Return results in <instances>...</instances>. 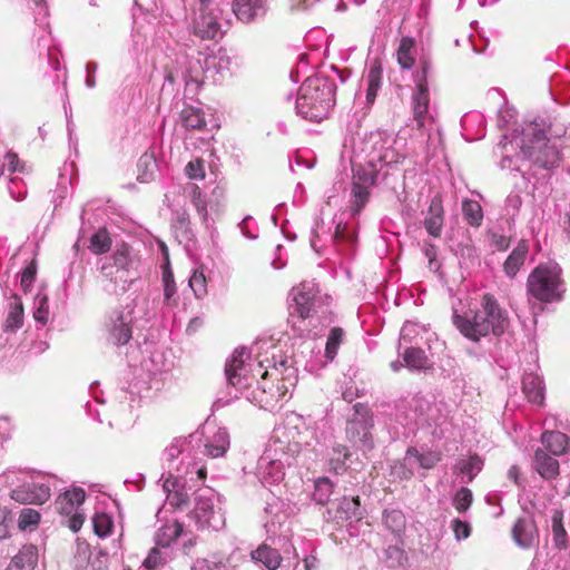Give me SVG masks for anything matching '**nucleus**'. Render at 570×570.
I'll return each mask as SVG.
<instances>
[{
    "mask_svg": "<svg viewBox=\"0 0 570 570\" xmlns=\"http://www.w3.org/2000/svg\"><path fill=\"white\" fill-rule=\"evenodd\" d=\"M404 365L412 370H425L429 367V358L425 352L419 347H409L403 354Z\"/></svg>",
    "mask_w": 570,
    "mask_h": 570,
    "instance_id": "cd10ccee",
    "label": "nucleus"
},
{
    "mask_svg": "<svg viewBox=\"0 0 570 570\" xmlns=\"http://www.w3.org/2000/svg\"><path fill=\"white\" fill-rule=\"evenodd\" d=\"M452 320L460 333L474 342L490 333L500 336L509 325L507 312L500 307L494 296L489 293L482 296L481 308L472 317L454 313Z\"/></svg>",
    "mask_w": 570,
    "mask_h": 570,
    "instance_id": "f257e3e1",
    "label": "nucleus"
},
{
    "mask_svg": "<svg viewBox=\"0 0 570 570\" xmlns=\"http://www.w3.org/2000/svg\"><path fill=\"white\" fill-rule=\"evenodd\" d=\"M443 225L444 209L442 199L440 196H434L425 214L423 226L430 236L439 238L442 234Z\"/></svg>",
    "mask_w": 570,
    "mask_h": 570,
    "instance_id": "1a4fd4ad",
    "label": "nucleus"
},
{
    "mask_svg": "<svg viewBox=\"0 0 570 570\" xmlns=\"http://www.w3.org/2000/svg\"><path fill=\"white\" fill-rule=\"evenodd\" d=\"M512 535L518 546L530 548L538 539V530L532 519L520 518L513 525Z\"/></svg>",
    "mask_w": 570,
    "mask_h": 570,
    "instance_id": "9d476101",
    "label": "nucleus"
},
{
    "mask_svg": "<svg viewBox=\"0 0 570 570\" xmlns=\"http://www.w3.org/2000/svg\"><path fill=\"white\" fill-rule=\"evenodd\" d=\"M520 149L525 158L543 169L557 167L561 159L558 146L547 139L542 129L534 126L523 131Z\"/></svg>",
    "mask_w": 570,
    "mask_h": 570,
    "instance_id": "20e7f679",
    "label": "nucleus"
},
{
    "mask_svg": "<svg viewBox=\"0 0 570 570\" xmlns=\"http://www.w3.org/2000/svg\"><path fill=\"white\" fill-rule=\"evenodd\" d=\"M533 468L546 480H553L559 475L558 460L542 449L534 452Z\"/></svg>",
    "mask_w": 570,
    "mask_h": 570,
    "instance_id": "4468645a",
    "label": "nucleus"
},
{
    "mask_svg": "<svg viewBox=\"0 0 570 570\" xmlns=\"http://www.w3.org/2000/svg\"><path fill=\"white\" fill-rule=\"evenodd\" d=\"M360 507V497H343L337 508V518L360 521L363 518Z\"/></svg>",
    "mask_w": 570,
    "mask_h": 570,
    "instance_id": "5701e85b",
    "label": "nucleus"
},
{
    "mask_svg": "<svg viewBox=\"0 0 570 570\" xmlns=\"http://www.w3.org/2000/svg\"><path fill=\"white\" fill-rule=\"evenodd\" d=\"M541 443L552 455L559 456L568 452L570 438L560 431H544L541 434Z\"/></svg>",
    "mask_w": 570,
    "mask_h": 570,
    "instance_id": "2eb2a0df",
    "label": "nucleus"
},
{
    "mask_svg": "<svg viewBox=\"0 0 570 570\" xmlns=\"http://www.w3.org/2000/svg\"><path fill=\"white\" fill-rule=\"evenodd\" d=\"M56 508L59 513L61 514H70L76 509L72 503H70L68 500H63V494H60L56 500Z\"/></svg>",
    "mask_w": 570,
    "mask_h": 570,
    "instance_id": "bf43d9fd",
    "label": "nucleus"
},
{
    "mask_svg": "<svg viewBox=\"0 0 570 570\" xmlns=\"http://www.w3.org/2000/svg\"><path fill=\"white\" fill-rule=\"evenodd\" d=\"M186 174L191 179H203L205 177L204 160L195 159L186 165Z\"/></svg>",
    "mask_w": 570,
    "mask_h": 570,
    "instance_id": "864d4df0",
    "label": "nucleus"
},
{
    "mask_svg": "<svg viewBox=\"0 0 570 570\" xmlns=\"http://www.w3.org/2000/svg\"><path fill=\"white\" fill-rule=\"evenodd\" d=\"M354 414L346 423V439L361 450H371L374 446L373 435V414L363 403L354 405Z\"/></svg>",
    "mask_w": 570,
    "mask_h": 570,
    "instance_id": "423d86ee",
    "label": "nucleus"
},
{
    "mask_svg": "<svg viewBox=\"0 0 570 570\" xmlns=\"http://www.w3.org/2000/svg\"><path fill=\"white\" fill-rule=\"evenodd\" d=\"M23 324V306L19 298L9 304V312L4 323L6 331H16Z\"/></svg>",
    "mask_w": 570,
    "mask_h": 570,
    "instance_id": "2f4dec72",
    "label": "nucleus"
},
{
    "mask_svg": "<svg viewBox=\"0 0 570 570\" xmlns=\"http://www.w3.org/2000/svg\"><path fill=\"white\" fill-rule=\"evenodd\" d=\"M163 283H164L165 303L168 305L177 304L176 299H174V296L177 293V287H176L173 271L169 267V263H167V265L164 267Z\"/></svg>",
    "mask_w": 570,
    "mask_h": 570,
    "instance_id": "4c0bfd02",
    "label": "nucleus"
},
{
    "mask_svg": "<svg viewBox=\"0 0 570 570\" xmlns=\"http://www.w3.org/2000/svg\"><path fill=\"white\" fill-rule=\"evenodd\" d=\"M40 521V513L30 508L22 509L19 515L18 525L20 530L37 525Z\"/></svg>",
    "mask_w": 570,
    "mask_h": 570,
    "instance_id": "a18cd8bd",
    "label": "nucleus"
},
{
    "mask_svg": "<svg viewBox=\"0 0 570 570\" xmlns=\"http://www.w3.org/2000/svg\"><path fill=\"white\" fill-rule=\"evenodd\" d=\"M36 275H37V263H36V261H31L29 263V265L23 269L21 279H20V285L24 293L30 291L32 283L36 278Z\"/></svg>",
    "mask_w": 570,
    "mask_h": 570,
    "instance_id": "de8ad7c7",
    "label": "nucleus"
},
{
    "mask_svg": "<svg viewBox=\"0 0 570 570\" xmlns=\"http://www.w3.org/2000/svg\"><path fill=\"white\" fill-rule=\"evenodd\" d=\"M85 517L79 513H75L69 520V528L73 532H78L82 527Z\"/></svg>",
    "mask_w": 570,
    "mask_h": 570,
    "instance_id": "e2e57ef3",
    "label": "nucleus"
},
{
    "mask_svg": "<svg viewBox=\"0 0 570 570\" xmlns=\"http://www.w3.org/2000/svg\"><path fill=\"white\" fill-rule=\"evenodd\" d=\"M189 286L197 298L207 294V282L203 271H195L189 278Z\"/></svg>",
    "mask_w": 570,
    "mask_h": 570,
    "instance_id": "c03bdc74",
    "label": "nucleus"
},
{
    "mask_svg": "<svg viewBox=\"0 0 570 570\" xmlns=\"http://www.w3.org/2000/svg\"><path fill=\"white\" fill-rule=\"evenodd\" d=\"M48 303V298L47 296H43L41 299H40V306L39 308L37 309V312L35 313V318L41 323H46L47 322V314H48V311L45 308V305Z\"/></svg>",
    "mask_w": 570,
    "mask_h": 570,
    "instance_id": "052dcab7",
    "label": "nucleus"
},
{
    "mask_svg": "<svg viewBox=\"0 0 570 570\" xmlns=\"http://www.w3.org/2000/svg\"><path fill=\"white\" fill-rule=\"evenodd\" d=\"M191 32L202 40H216L220 35V24L209 8H199V14L191 21Z\"/></svg>",
    "mask_w": 570,
    "mask_h": 570,
    "instance_id": "0eeeda50",
    "label": "nucleus"
},
{
    "mask_svg": "<svg viewBox=\"0 0 570 570\" xmlns=\"http://www.w3.org/2000/svg\"><path fill=\"white\" fill-rule=\"evenodd\" d=\"M396 59L404 70L411 69L415 63V40L411 37H403L396 50Z\"/></svg>",
    "mask_w": 570,
    "mask_h": 570,
    "instance_id": "412c9836",
    "label": "nucleus"
},
{
    "mask_svg": "<svg viewBox=\"0 0 570 570\" xmlns=\"http://www.w3.org/2000/svg\"><path fill=\"white\" fill-rule=\"evenodd\" d=\"M232 9L239 21L249 23L264 12V4L263 0H233Z\"/></svg>",
    "mask_w": 570,
    "mask_h": 570,
    "instance_id": "ddd939ff",
    "label": "nucleus"
},
{
    "mask_svg": "<svg viewBox=\"0 0 570 570\" xmlns=\"http://www.w3.org/2000/svg\"><path fill=\"white\" fill-rule=\"evenodd\" d=\"M382 80V68L380 66L372 67L367 73L366 101L373 104L375 101Z\"/></svg>",
    "mask_w": 570,
    "mask_h": 570,
    "instance_id": "e433bc0d",
    "label": "nucleus"
},
{
    "mask_svg": "<svg viewBox=\"0 0 570 570\" xmlns=\"http://www.w3.org/2000/svg\"><path fill=\"white\" fill-rule=\"evenodd\" d=\"M111 237L106 228H99L91 237L89 249L95 255L107 253L111 247Z\"/></svg>",
    "mask_w": 570,
    "mask_h": 570,
    "instance_id": "72a5a7b5",
    "label": "nucleus"
},
{
    "mask_svg": "<svg viewBox=\"0 0 570 570\" xmlns=\"http://www.w3.org/2000/svg\"><path fill=\"white\" fill-rule=\"evenodd\" d=\"M163 563L160 552L157 548H153L144 561V566L149 570L157 569Z\"/></svg>",
    "mask_w": 570,
    "mask_h": 570,
    "instance_id": "13d9d810",
    "label": "nucleus"
},
{
    "mask_svg": "<svg viewBox=\"0 0 570 570\" xmlns=\"http://www.w3.org/2000/svg\"><path fill=\"white\" fill-rule=\"evenodd\" d=\"M63 494V500H68L73 504L75 508L79 507L85 502L86 493L81 488H75L70 491H66Z\"/></svg>",
    "mask_w": 570,
    "mask_h": 570,
    "instance_id": "6e6d98bb",
    "label": "nucleus"
},
{
    "mask_svg": "<svg viewBox=\"0 0 570 570\" xmlns=\"http://www.w3.org/2000/svg\"><path fill=\"white\" fill-rule=\"evenodd\" d=\"M243 370L244 361L242 354H234L225 368L226 377L230 385L237 389H244L250 384L248 379L242 373Z\"/></svg>",
    "mask_w": 570,
    "mask_h": 570,
    "instance_id": "6ab92c4d",
    "label": "nucleus"
},
{
    "mask_svg": "<svg viewBox=\"0 0 570 570\" xmlns=\"http://www.w3.org/2000/svg\"><path fill=\"white\" fill-rule=\"evenodd\" d=\"M351 210L358 214L370 199V188L352 186Z\"/></svg>",
    "mask_w": 570,
    "mask_h": 570,
    "instance_id": "79ce46f5",
    "label": "nucleus"
},
{
    "mask_svg": "<svg viewBox=\"0 0 570 570\" xmlns=\"http://www.w3.org/2000/svg\"><path fill=\"white\" fill-rule=\"evenodd\" d=\"M462 213L465 222L473 227H479L483 220V213L476 200L465 199L462 202Z\"/></svg>",
    "mask_w": 570,
    "mask_h": 570,
    "instance_id": "473e14b6",
    "label": "nucleus"
},
{
    "mask_svg": "<svg viewBox=\"0 0 570 570\" xmlns=\"http://www.w3.org/2000/svg\"><path fill=\"white\" fill-rule=\"evenodd\" d=\"M352 186L371 188L376 180V171L373 168L362 165H353Z\"/></svg>",
    "mask_w": 570,
    "mask_h": 570,
    "instance_id": "a878e982",
    "label": "nucleus"
},
{
    "mask_svg": "<svg viewBox=\"0 0 570 570\" xmlns=\"http://www.w3.org/2000/svg\"><path fill=\"white\" fill-rule=\"evenodd\" d=\"M9 537L8 525L4 523H0V540Z\"/></svg>",
    "mask_w": 570,
    "mask_h": 570,
    "instance_id": "774afa93",
    "label": "nucleus"
},
{
    "mask_svg": "<svg viewBox=\"0 0 570 570\" xmlns=\"http://www.w3.org/2000/svg\"><path fill=\"white\" fill-rule=\"evenodd\" d=\"M438 460L439 459L426 460L423 455L419 459L421 466L425 469L432 468Z\"/></svg>",
    "mask_w": 570,
    "mask_h": 570,
    "instance_id": "338daca9",
    "label": "nucleus"
},
{
    "mask_svg": "<svg viewBox=\"0 0 570 570\" xmlns=\"http://www.w3.org/2000/svg\"><path fill=\"white\" fill-rule=\"evenodd\" d=\"M250 559L256 563L263 564L267 570H277L283 562L279 551L267 543H262L253 550Z\"/></svg>",
    "mask_w": 570,
    "mask_h": 570,
    "instance_id": "f8f14e48",
    "label": "nucleus"
},
{
    "mask_svg": "<svg viewBox=\"0 0 570 570\" xmlns=\"http://www.w3.org/2000/svg\"><path fill=\"white\" fill-rule=\"evenodd\" d=\"M167 501L170 507L175 509H181L189 504V497L187 492L181 487L177 491H174L173 493L167 495Z\"/></svg>",
    "mask_w": 570,
    "mask_h": 570,
    "instance_id": "09e8293b",
    "label": "nucleus"
},
{
    "mask_svg": "<svg viewBox=\"0 0 570 570\" xmlns=\"http://www.w3.org/2000/svg\"><path fill=\"white\" fill-rule=\"evenodd\" d=\"M111 259L117 269L128 272L134 263L131 247L126 243L118 244Z\"/></svg>",
    "mask_w": 570,
    "mask_h": 570,
    "instance_id": "c756f323",
    "label": "nucleus"
},
{
    "mask_svg": "<svg viewBox=\"0 0 570 570\" xmlns=\"http://www.w3.org/2000/svg\"><path fill=\"white\" fill-rule=\"evenodd\" d=\"M257 367V374L261 376L259 387L266 394L261 402H265L266 405L283 400L289 387L295 385L294 367L288 363L287 357L275 347H273L271 358L266 356L259 360Z\"/></svg>",
    "mask_w": 570,
    "mask_h": 570,
    "instance_id": "f03ea898",
    "label": "nucleus"
},
{
    "mask_svg": "<svg viewBox=\"0 0 570 570\" xmlns=\"http://www.w3.org/2000/svg\"><path fill=\"white\" fill-rule=\"evenodd\" d=\"M191 200L195 205L197 212L202 215L204 220L207 219V205L205 199L203 198L200 188L197 185H193L191 188Z\"/></svg>",
    "mask_w": 570,
    "mask_h": 570,
    "instance_id": "3c124183",
    "label": "nucleus"
},
{
    "mask_svg": "<svg viewBox=\"0 0 570 570\" xmlns=\"http://www.w3.org/2000/svg\"><path fill=\"white\" fill-rule=\"evenodd\" d=\"M473 501V495L470 489L461 488L453 498V505L459 513H464L469 510Z\"/></svg>",
    "mask_w": 570,
    "mask_h": 570,
    "instance_id": "37998d69",
    "label": "nucleus"
},
{
    "mask_svg": "<svg viewBox=\"0 0 570 570\" xmlns=\"http://www.w3.org/2000/svg\"><path fill=\"white\" fill-rule=\"evenodd\" d=\"M294 304L291 306V316H298L306 320L313 311V296L309 293L297 291L294 294Z\"/></svg>",
    "mask_w": 570,
    "mask_h": 570,
    "instance_id": "b1692460",
    "label": "nucleus"
},
{
    "mask_svg": "<svg viewBox=\"0 0 570 570\" xmlns=\"http://www.w3.org/2000/svg\"><path fill=\"white\" fill-rule=\"evenodd\" d=\"M95 533L101 538L110 534L112 522L106 513H98L94 517Z\"/></svg>",
    "mask_w": 570,
    "mask_h": 570,
    "instance_id": "49530a36",
    "label": "nucleus"
},
{
    "mask_svg": "<svg viewBox=\"0 0 570 570\" xmlns=\"http://www.w3.org/2000/svg\"><path fill=\"white\" fill-rule=\"evenodd\" d=\"M163 488H164V491L168 495V494L173 493L174 491H177L181 487L178 484V481L175 478L170 476L164 481Z\"/></svg>",
    "mask_w": 570,
    "mask_h": 570,
    "instance_id": "0e129e2a",
    "label": "nucleus"
},
{
    "mask_svg": "<svg viewBox=\"0 0 570 570\" xmlns=\"http://www.w3.org/2000/svg\"><path fill=\"white\" fill-rule=\"evenodd\" d=\"M107 327L108 341L116 346L127 344L132 337L131 325L125 322L122 312H118L116 318H111Z\"/></svg>",
    "mask_w": 570,
    "mask_h": 570,
    "instance_id": "9b49d317",
    "label": "nucleus"
},
{
    "mask_svg": "<svg viewBox=\"0 0 570 570\" xmlns=\"http://www.w3.org/2000/svg\"><path fill=\"white\" fill-rule=\"evenodd\" d=\"M484 465L483 459L478 453H471L468 458L459 459L453 468L455 474L466 476V482H472L474 478L482 471Z\"/></svg>",
    "mask_w": 570,
    "mask_h": 570,
    "instance_id": "a211bd4d",
    "label": "nucleus"
},
{
    "mask_svg": "<svg viewBox=\"0 0 570 570\" xmlns=\"http://www.w3.org/2000/svg\"><path fill=\"white\" fill-rule=\"evenodd\" d=\"M229 446V436L225 430H218L210 443L205 445V453L210 458L223 456Z\"/></svg>",
    "mask_w": 570,
    "mask_h": 570,
    "instance_id": "393cba45",
    "label": "nucleus"
},
{
    "mask_svg": "<svg viewBox=\"0 0 570 570\" xmlns=\"http://www.w3.org/2000/svg\"><path fill=\"white\" fill-rule=\"evenodd\" d=\"M344 331L341 327H333L327 337L326 346H325V356L328 360H334L337 355L338 347L343 342Z\"/></svg>",
    "mask_w": 570,
    "mask_h": 570,
    "instance_id": "58836bf2",
    "label": "nucleus"
},
{
    "mask_svg": "<svg viewBox=\"0 0 570 570\" xmlns=\"http://www.w3.org/2000/svg\"><path fill=\"white\" fill-rule=\"evenodd\" d=\"M385 527L396 537H401L406 528V519L401 510L385 511L383 515Z\"/></svg>",
    "mask_w": 570,
    "mask_h": 570,
    "instance_id": "bb28decb",
    "label": "nucleus"
},
{
    "mask_svg": "<svg viewBox=\"0 0 570 570\" xmlns=\"http://www.w3.org/2000/svg\"><path fill=\"white\" fill-rule=\"evenodd\" d=\"M6 164L9 173H24L26 171V164L20 160L18 154L13 151H9L4 156Z\"/></svg>",
    "mask_w": 570,
    "mask_h": 570,
    "instance_id": "8fccbe9b",
    "label": "nucleus"
},
{
    "mask_svg": "<svg viewBox=\"0 0 570 570\" xmlns=\"http://www.w3.org/2000/svg\"><path fill=\"white\" fill-rule=\"evenodd\" d=\"M420 67H421V75L416 76V82L417 83H422V81H426L428 82V73H429V70L431 68L430 61H428L425 59H422L420 61Z\"/></svg>",
    "mask_w": 570,
    "mask_h": 570,
    "instance_id": "680f3d73",
    "label": "nucleus"
},
{
    "mask_svg": "<svg viewBox=\"0 0 570 570\" xmlns=\"http://www.w3.org/2000/svg\"><path fill=\"white\" fill-rule=\"evenodd\" d=\"M10 498L21 504H42L50 498V489L45 484L24 483L11 491Z\"/></svg>",
    "mask_w": 570,
    "mask_h": 570,
    "instance_id": "6e6552de",
    "label": "nucleus"
},
{
    "mask_svg": "<svg viewBox=\"0 0 570 570\" xmlns=\"http://www.w3.org/2000/svg\"><path fill=\"white\" fill-rule=\"evenodd\" d=\"M495 247L499 250H505L509 247V239L504 236H500L495 239Z\"/></svg>",
    "mask_w": 570,
    "mask_h": 570,
    "instance_id": "69168bd1",
    "label": "nucleus"
},
{
    "mask_svg": "<svg viewBox=\"0 0 570 570\" xmlns=\"http://www.w3.org/2000/svg\"><path fill=\"white\" fill-rule=\"evenodd\" d=\"M336 85L333 80L314 76L301 86L296 99V109L305 119L320 121L335 105Z\"/></svg>",
    "mask_w": 570,
    "mask_h": 570,
    "instance_id": "7ed1b4c3",
    "label": "nucleus"
},
{
    "mask_svg": "<svg viewBox=\"0 0 570 570\" xmlns=\"http://www.w3.org/2000/svg\"><path fill=\"white\" fill-rule=\"evenodd\" d=\"M386 559L391 561L392 566H401L406 560V554L399 546H390L385 550Z\"/></svg>",
    "mask_w": 570,
    "mask_h": 570,
    "instance_id": "603ef678",
    "label": "nucleus"
},
{
    "mask_svg": "<svg viewBox=\"0 0 570 570\" xmlns=\"http://www.w3.org/2000/svg\"><path fill=\"white\" fill-rule=\"evenodd\" d=\"M157 169V163L153 154L145 153L140 156L137 163V179L140 183H148L154 178Z\"/></svg>",
    "mask_w": 570,
    "mask_h": 570,
    "instance_id": "c85d7f7f",
    "label": "nucleus"
},
{
    "mask_svg": "<svg viewBox=\"0 0 570 570\" xmlns=\"http://www.w3.org/2000/svg\"><path fill=\"white\" fill-rule=\"evenodd\" d=\"M562 519V512L554 511L552 515V533L554 543L559 548H566L567 546V532L564 530Z\"/></svg>",
    "mask_w": 570,
    "mask_h": 570,
    "instance_id": "a19ab883",
    "label": "nucleus"
},
{
    "mask_svg": "<svg viewBox=\"0 0 570 570\" xmlns=\"http://www.w3.org/2000/svg\"><path fill=\"white\" fill-rule=\"evenodd\" d=\"M180 121L188 130H203L206 127L204 111L193 106H187L180 111Z\"/></svg>",
    "mask_w": 570,
    "mask_h": 570,
    "instance_id": "4be33fe9",
    "label": "nucleus"
},
{
    "mask_svg": "<svg viewBox=\"0 0 570 570\" xmlns=\"http://www.w3.org/2000/svg\"><path fill=\"white\" fill-rule=\"evenodd\" d=\"M563 281L558 265L537 266L528 276V293L540 302L550 303L562 295Z\"/></svg>",
    "mask_w": 570,
    "mask_h": 570,
    "instance_id": "39448f33",
    "label": "nucleus"
},
{
    "mask_svg": "<svg viewBox=\"0 0 570 570\" xmlns=\"http://www.w3.org/2000/svg\"><path fill=\"white\" fill-rule=\"evenodd\" d=\"M333 453L335 456L330 460L331 471L341 474L346 470L345 462L350 458V452L345 445L340 444L333 449Z\"/></svg>",
    "mask_w": 570,
    "mask_h": 570,
    "instance_id": "ea45409f",
    "label": "nucleus"
},
{
    "mask_svg": "<svg viewBox=\"0 0 570 570\" xmlns=\"http://www.w3.org/2000/svg\"><path fill=\"white\" fill-rule=\"evenodd\" d=\"M529 245L527 240H520L504 262L503 269L509 277H514L520 267L524 264Z\"/></svg>",
    "mask_w": 570,
    "mask_h": 570,
    "instance_id": "aec40b11",
    "label": "nucleus"
},
{
    "mask_svg": "<svg viewBox=\"0 0 570 570\" xmlns=\"http://www.w3.org/2000/svg\"><path fill=\"white\" fill-rule=\"evenodd\" d=\"M452 530L454 532L456 540L466 539L471 534V527L468 522L462 521L460 519H455L452 521Z\"/></svg>",
    "mask_w": 570,
    "mask_h": 570,
    "instance_id": "5fc2aeb1",
    "label": "nucleus"
},
{
    "mask_svg": "<svg viewBox=\"0 0 570 570\" xmlns=\"http://www.w3.org/2000/svg\"><path fill=\"white\" fill-rule=\"evenodd\" d=\"M417 90L413 96V118L416 121L417 128L423 127L428 111H429V88L426 81L416 85Z\"/></svg>",
    "mask_w": 570,
    "mask_h": 570,
    "instance_id": "dca6fc26",
    "label": "nucleus"
},
{
    "mask_svg": "<svg viewBox=\"0 0 570 570\" xmlns=\"http://www.w3.org/2000/svg\"><path fill=\"white\" fill-rule=\"evenodd\" d=\"M38 563V549L33 544L23 546L11 559L8 570H33Z\"/></svg>",
    "mask_w": 570,
    "mask_h": 570,
    "instance_id": "f3484780",
    "label": "nucleus"
},
{
    "mask_svg": "<svg viewBox=\"0 0 570 570\" xmlns=\"http://www.w3.org/2000/svg\"><path fill=\"white\" fill-rule=\"evenodd\" d=\"M522 390L527 399L535 404H542L544 400L543 389L541 382L532 375H529L522 381Z\"/></svg>",
    "mask_w": 570,
    "mask_h": 570,
    "instance_id": "7c9ffc66",
    "label": "nucleus"
},
{
    "mask_svg": "<svg viewBox=\"0 0 570 570\" xmlns=\"http://www.w3.org/2000/svg\"><path fill=\"white\" fill-rule=\"evenodd\" d=\"M333 490H334V485L328 478H326V476L318 478L315 481V485H314V493H313L314 501L322 505L326 504L330 501Z\"/></svg>",
    "mask_w": 570,
    "mask_h": 570,
    "instance_id": "f704fd0d",
    "label": "nucleus"
},
{
    "mask_svg": "<svg viewBox=\"0 0 570 570\" xmlns=\"http://www.w3.org/2000/svg\"><path fill=\"white\" fill-rule=\"evenodd\" d=\"M183 533V523L174 521L170 524L161 527L158 533L157 542L160 546L168 547L171 542L176 541Z\"/></svg>",
    "mask_w": 570,
    "mask_h": 570,
    "instance_id": "c9c22d12",
    "label": "nucleus"
},
{
    "mask_svg": "<svg viewBox=\"0 0 570 570\" xmlns=\"http://www.w3.org/2000/svg\"><path fill=\"white\" fill-rule=\"evenodd\" d=\"M424 255L429 261V267L431 271L436 272L440 267L438 264L436 257H438V247L433 244H425L424 247Z\"/></svg>",
    "mask_w": 570,
    "mask_h": 570,
    "instance_id": "4d7b16f0",
    "label": "nucleus"
}]
</instances>
